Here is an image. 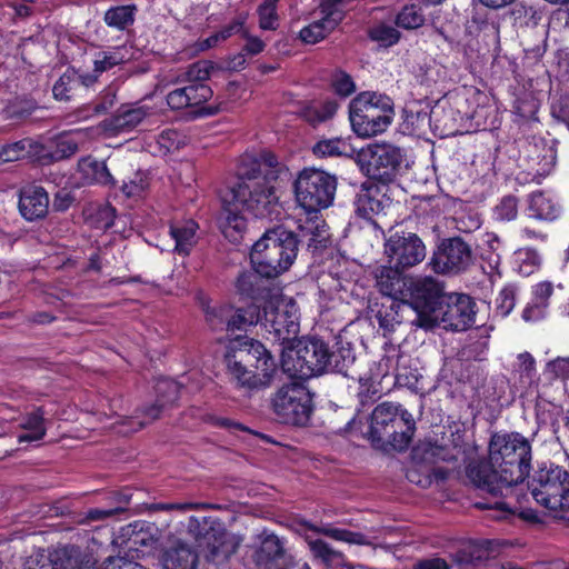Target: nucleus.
Returning a JSON list of instances; mask_svg holds the SVG:
<instances>
[{
    "label": "nucleus",
    "instance_id": "nucleus-41",
    "mask_svg": "<svg viewBox=\"0 0 569 569\" xmlns=\"http://www.w3.org/2000/svg\"><path fill=\"white\" fill-rule=\"evenodd\" d=\"M426 17L417 4H407L397 14L396 24L406 30H413L425 24Z\"/></svg>",
    "mask_w": 569,
    "mask_h": 569
},
{
    "label": "nucleus",
    "instance_id": "nucleus-55",
    "mask_svg": "<svg viewBox=\"0 0 569 569\" xmlns=\"http://www.w3.org/2000/svg\"><path fill=\"white\" fill-rule=\"evenodd\" d=\"M332 87L336 93L343 98L349 97L356 91V84L352 78L341 70L335 72L332 77Z\"/></svg>",
    "mask_w": 569,
    "mask_h": 569
},
{
    "label": "nucleus",
    "instance_id": "nucleus-38",
    "mask_svg": "<svg viewBox=\"0 0 569 569\" xmlns=\"http://www.w3.org/2000/svg\"><path fill=\"white\" fill-rule=\"evenodd\" d=\"M213 70V62L209 60L197 61L190 64L184 72L177 77L176 83H206V81L210 79Z\"/></svg>",
    "mask_w": 569,
    "mask_h": 569
},
{
    "label": "nucleus",
    "instance_id": "nucleus-14",
    "mask_svg": "<svg viewBox=\"0 0 569 569\" xmlns=\"http://www.w3.org/2000/svg\"><path fill=\"white\" fill-rule=\"evenodd\" d=\"M435 320L432 328L442 325L445 329L463 331L475 323L476 302L465 293H447L435 315H426Z\"/></svg>",
    "mask_w": 569,
    "mask_h": 569
},
{
    "label": "nucleus",
    "instance_id": "nucleus-39",
    "mask_svg": "<svg viewBox=\"0 0 569 569\" xmlns=\"http://www.w3.org/2000/svg\"><path fill=\"white\" fill-rule=\"evenodd\" d=\"M80 169L90 183L109 184L113 182L104 162L84 159L80 162Z\"/></svg>",
    "mask_w": 569,
    "mask_h": 569
},
{
    "label": "nucleus",
    "instance_id": "nucleus-46",
    "mask_svg": "<svg viewBox=\"0 0 569 569\" xmlns=\"http://www.w3.org/2000/svg\"><path fill=\"white\" fill-rule=\"evenodd\" d=\"M348 152L349 144L340 138L320 140L313 147V153L321 157L347 156Z\"/></svg>",
    "mask_w": 569,
    "mask_h": 569
},
{
    "label": "nucleus",
    "instance_id": "nucleus-9",
    "mask_svg": "<svg viewBox=\"0 0 569 569\" xmlns=\"http://www.w3.org/2000/svg\"><path fill=\"white\" fill-rule=\"evenodd\" d=\"M530 490L533 499L547 509L569 510V473L561 467L537 471Z\"/></svg>",
    "mask_w": 569,
    "mask_h": 569
},
{
    "label": "nucleus",
    "instance_id": "nucleus-19",
    "mask_svg": "<svg viewBox=\"0 0 569 569\" xmlns=\"http://www.w3.org/2000/svg\"><path fill=\"white\" fill-rule=\"evenodd\" d=\"M259 547L256 549L253 559L258 566L266 569H290L295 565L293 557L287 551L284 540L263 530L257 536Z\"/></svg>",
    "mask_w": 569,
    "mask_h": 569
},
{
    "label": "nucleus",
    "instance_id": "nucleus-3",
    "mask_svg": "<svg viewBox=\"0 0 569 569\" xmlns=\"http://www.w3.org/2000/svg\"><path fill=\"white\" fill-rule=\"evenodd\" d=\"M228 373L240 386L258 389L269 385L277 365L266 347L253 339L231 340L224 356Z\"/></svg>",
    "mask_w": 569,
    "mask_h": 569
},
{
    "label": "nucleus",
    "instance_id": "nucleus-45",
    "mask_svg": "<svg viewBox=\"0 0 569 569\" xmlns=\"http://www.w3.org/2000/svg\"><path fill=\"white\" fill-rule=\"evenodd\" d=\"M353 361L355 356L349 348H339L336 351L329 348L328 372L335 371L347 376V371Z\"/></svg>",
    "mask_w": 569,
    "mask_h": 569
},
{
    "label": "nucleus",
    "instance_id": "nucleus-51",
    "mask_svg": "<svg viewBox=\"0 0 569 569\" xmlns=\"http://www.w3.org/2000/svg\"><path fill=\"white\" fill-rule=\"evenodd\" d=\"M369 36L375 41L381 42L385 46H391L399 40L400 33L392 26L381 23L372 27Z\"/></svg>",
    "mask_w": 569,
    "mask_h": 569
},
{
    "label": "nucleus",
    "instance_id": "nucleus-24",
    "mask_svg": "<svg viewBox=\"0 0 569 569\" xmlns=\"http://www.w3.org/2000/svg\"><path fill=\"white\" fill-rule=\"evenodd\" d=\"M221 200L222 212L219 219L221 232L230 241L237 242L241 239L247 227L246 219L240 211L241 209L247 210V208L239 200H232L228 192L222 196Z\"/></svg>",
    "mask_w": 569,
    "mask_h": 569
},
{
    "label": "nucleus",
    "instance_id": "nucleus-26",
    "mask_svg": "<svg viewBox=\"0 0 569 569\" xmlns=\"http://www.w3.org/2000/svg\"><path fill=\"white\" fill-rule=\"evenodd\" d=\"M150 114L146 106H121L117 112L103 121V128L111 134L129 132Z\"/></svg>",
    "mask_w": 569,
    "mask_h": 569
},
{
    "label": "nucleus",
    "instance_id": "nucleus-32",
    "mask_svg": "<svg viewBox=\"0 0 569 569\" xmlns=\"http://www.w3.org/2000/svg\"><path fill=\"white\" fill-rule=\"evenodd\" d=\"M553 286L549 281H543L535 286L533 297L531 302L526 307L522 312V318L526 321H535L545 316V311L549 305V299L552 296Z\"/></svg>",
    "mask_w": 569,
    "mask_h": 569
},
{
    "label": "nucleus",
    "instance_id": "nucleus-57",
    "mask_svg": "<svg viewBox=\"0 0 569 569\" xmlns=\"http://www.w3.org/2000/svg\"><path fill=\"white\" fill-rule=\"evenodd\" d=\"M119 501L122 503L119 507L112 508V509H90L87 512V518L92 521L102 520L112 516H116L118 513H121L126 511V506L129 503V497L126 495L120 496Z\"/></svg>",
    "mask_w": 569,
    "mask_h": 569
},
{
    "label": "nucleus",
    "instance_id": "nucleus-23",
    "mask_svg": "<svg viewBox=\"0 0 569 569\" xmlns=\"http://www.w3.org/2000/svg\"><path fill=\"white\" fill-rule=\"evenodd\" d=\"M212 89L207 83H188L167 94V103L172 110L193 109L201 107L211 99Z\"/></svg>",
    "mask_w": 569,
    "mask_h": 569
},
{
    "label": "nucleus",
    "instance_id": "nucleus-53",
    "mask_svg": "<svg viewBox=\"0 0 569 569\" xmlns=\"http://www.w3.org/2000/svg\"><path fill=\"white\" fill-rule=\"evenodd\" d=\"M516 305V289L512 286L505 287L496 299V309L501 317L508 316Z\"/></svg>",
    "mask_w": 569,
    "mask_h": 569
},
{
    "label": "nucleus",
    "instance_id": "nucleus-36",
    "mask_svg": "<svg viewBox=\"0 0 569 569\" xmlns=\"http://www.w3.org/2000/svg\"><path fill=\"white\" fill-rule=\"evenodd\" d=\"M129 60L126 47H114L110 50H102L94 54L93 69L94 72H107L112 68L124 63Z\"/></svg>",
    "mask_w": 569,
    "mask_h": 569
},
{
    "label": "nucleus",
    "instance_id": "nucleus-17",
    "mask_svg": "<svg viewBox=\"0 0 569 569\" xmlns=\"http://www.w3.org/2000/svg\"><path fill=\"white\" fill-rule=\"evenodd\" d=\"M447 293L443 284L431 276L411 277L406 300L423 315H435Z\"/></svg>",
    "mask_w": 569,
    "mask_h": 569
},
{
    "label": "nucleus",
    "instance_id": "nucleus-28",
    "mask_svg": "<svg viewBox=\"0 0 569 569\" xmlns=\"http://www.w3.org/2000/svg\"><path fill=\"white\" fill-rule=\"evenodd\" d=\"M527 201V210L530 218L541 221H555L561 216V206L542 191L530 193Z\"/></svg>",
    "mask_w": 569,
    "mask_h": 569
},
{
    "label": "nucleus",
    "instance_id": "nucleus-49",
    "mask_svg": "<svg viewBox=\"0 0 569 569\" xmlns=\"http://www.w3.org/2000/svg\"><path fill=\"white\" fill-rule=\"evenodd\" d=\"M495 218L499 221H512L518 217V199L506 196L493 209Z\"/></svg>",
    "mask_w": 569,
    "mask_h": 569
},
{
    "label": "nucleus",
    "instance_id": "nucleus-12",
    "mask_svg": "<svg viewBox=\"0 0 569 569\" xmlns=\"http://www.w3.org/2000/svg\"><path fill=\"white\" fill-rule=\"evenodd\" d=\"M367 174L382 182L392 181L399 173L403 160V151L390 143H372L360 153Z\"/></svg>",
    "mask_w": 569,
    "mask_h": 569
},
{
    "label": "nucleus",
    "instance_id": "nucleus-59",
    "mask_svg": "<svg viewBox=\"0 0 569 569\" xmlns=\"http://www.w3.org/2000/svg\"><path fill=\"white\" fill-rule=\"evenodd\" d=\"M148 187L146 174L138 172L134 179L123 182L122 191L128 197L139 196Z\"/></svg>",
    "mask_w": 569,
    "mask_h": 569
},
{
    "label": "nucleus",
    "instance_id": "nucleus-10",
    "mask_svg": "<svg viewBox=\"0 0 569 569\" xmlns=\"http://www.w3.org/2000/svg\"><path fill=\"white\" fill-rule=\"evenodd\" d=\"M311 395L301 383L282 386L272 398V409L279 421L287 425L305 426L312 411Z\"/></svg>",
    "mask_w": 569,
    "mask_h": 569
},
{
    "label": "nucleus",
    "instance_id": "nucleus-8",
    "mask_svg": "<svg viewBox=\"0 0 569 569\" xmlns=\"http://www.w3.org/2000/svg\"><path fill=\"white\" fill-rule=\"evenodd\" d=\"M293 189L298 204L307 212H317L332 203L337 180L323 170L305 168L298 173Z\"/></svg>",
    "mask_w": 569,
    "mask_h": 569
},
{
    "label": "nucleus",
    "instance_id": "nucleus-33",
    "mask_svg": "<svg viewBox=\"0 0 569 569\" xmlns=\"http://www.w3.org/2000/svg\"><path fill=\"white\" fill-rule=\"evenodd\" d=\"M262 278L254 269L253 271L241 272L236 282L238 292L253 300L271 298L270 291L264 287Z\"/></svg>",
    "mask_w": 569,
    "mask_h": 569
},
{
    "label": "nucleus",
    "instance_id": "nucleus-1",
    "mask_svg": "<svg viewBox=\"0 0 569 569\" xmlns=\"http://www.w3.org/2000/svg\"><path fill=\"white\" fill-rule=\"evenodd\" d=\"M530 461L531 445L521 433L493 435L488 460L470 463L467 468L470 481L491 495V499L478 501L475 507L489 510L490 517L497 520H507L516 515L525 518L517 486L528 476Z\"/></svg>",
    "mask_w": 569,
    "mask_h": 569
},
{
    "label": "nucleus",
    "instance_id": "nucleus-16",
    "mask_svg": "<svg viewBox=\"0 0 569 569\" xmlns=\"http://www.w3.org/2000/svg\"><path fill=\"white\" fill-rule=\"evenodd\" d=\"M376 317L380 328L386 332L395 331L396 327L402 323L429 330L435 322L432 318L416 310L409 301L396 299L388 307L382 306Z\"/></svg>",
    "mask_w": 569,
    "mask_h": 569
},
{
    "label": "nucleus",
    "instance_id": "nucleus-37",
    "mask_svg": "<svg viewBox=\"0 0 569 569\" xmlns=\"http://www.w3.org/2000/svg\"><path fill=\"white\" fill-rule=\"evenodd\" d=\"M260 320V311L256 306H249L246 309H238L230 312L226 320V330H244L247 327L257 325Z\"/></svg>",
    "mask_w": 569,
    "mask_h": 569
},
{
    "label": "nucleus",
    "instance_id": "nucleus-44",
    "mask_svg": "<svg viewBox=\"0 0 569 569\" xmlns=\"http://www.w3.org/2000/svg\"><path fill=\"white\" fill-rule=\"evenodd\" d=\"M158 151L166 156L170 152L177 151L186 143L184 136L174 129H166L157 137Z\"/></svg>",
    "mask_w": 569,
    "mask_h": 569
},
{
    "label": "nucleus",
    "instance_id": "nucleus-13",
    "mask_svg": "<svg viewBox=\"0 0 569 569\" xmlns=\"http://www.w3.org/2000/svg\"><path fill=\"white\" fill-rule=\"evenodd\" d=\"M472 250L460 237L443 239L432 252L428 266L438 274L456 276L472 263Z\"/></svg>",
    "mask_w": 569,
    "mask_h": 569
},
{
    "label": "nucleus",
    "instance_id": "nucleus-30",
    "mask_svg": "<svg viewBox=\"0 0 569 569\" xmlns=\"http://www.w3.org/2000/svg\"><path fill=\"white\" fill-rule=\"evenodd\" d=\"M198 223L193 220L172 223L170 236L174 240L173 251L180 256H188L197 243Z\"/></svg>",
    "mask_w": 569,
    "mask_h": 569
},
{
    "label": "nucleus",
    "instance_id": "nucleus-4",
    "mask_svg": "<svg viewBox=\"0 0 569 569\" xmlns=\"http://www.w3.org/2000/svg\"><path fill=\"white\" fill-rule=\"evenodd\" d=\"M298 243L296 233L283 227L267 230L252 246L250 261L253 269L266 279L279 277L297 258Z\"/></svg>",
    "mask_w": 569,
    "mask_h": 569
},
{
    "label": "nucleus",
    "instance_id": "nucleus-21",
    "mask_svg": "<svg viewBox=\"0 0 569 569\" xmlns=\"http://www.w3.org/2000/svg\"><path fill=\"white\" fill-rule=\"evenodd\" d=\"M403 410L400 405L392 402H382L373 409L368 438L375 447L383 448L386 446L389 429L393 427Z\"/></svg>",
    "mask_w": 569,
    "mask_h": 569
},
{
    "label": "nucleus",
    "instance_id": "nucleus-40",
    "mask_svg": "<svg viewBox=\"0 0 569 569\" xmlns=\"http://www.w3.org/2000/svg\"><path fill=\"white\" fill-rule=\"evenodd\" d=\"M134 6H118L104 13V22L114 29L124 30L134 22Z\"/></svg>",
    "mask_w": 569,
    "mask_h": 569
},
{
    "label": "nucleus",
    "instance_id": "nucleus-34",
    "mask_svg": "<svg viewBox=\"0 0 569 569\" xmlns=\"http://www.w3.org/2000/svg\"><path fill=\"white\" fill-rule=\"evenodd\" d=\"M308 547L315 559L326 567L333 568L343 565L345 555L322 539L307 538Z\"/></svg>",
    "mask_w": 569,
    "mask_h": 569
},
{
    "label": "nucleus",
    "instance_id": "nucleus-35",
    "mask_svg": "<svg viewBox=\"0 0 569 569\" xmlns=\"http://www.w3.org/2000/svg\"><path fill=\"white\" fill-rule=\"evenodd\" d=\"M305 526L307 529L316 533L323 535L337 541H343L350 545L358 546L368 543L367 537L361 532H353L347 529L331 527L329 525L316 526L312 523H306Z\"/></svg>",
    "mask_w": 569,
    "mask_h": 569
},
{
    "label": "nucleus",
    "instance_id": "nucleus-48",
    "mask_svg": "<svg viewBox=\"0 0 569 569\" xmlns=\"http://www.w3.org/2000/svg\"><path fill=\"white\" fill-rule=\"evenodd\" d=\"M279 0H264L258 8L259 27L263 30L278 28L277 3Z\"/></svg>",
    "mask_w": 569,
    "mask_h": 569
},
{
    "label": "nucleus",
    "instance_id": "nucleus-22",
    "mask_svg": "<svg viewBox=\"0 0 569 569\" xmlns=\"http://www.w3.org/2000/svg\"><path fill=\"white\" fill-rule=\"evenodd\" d=\"M159 560L162 569H198L199 555L191 545L177 539L163 548Z\"/></svg>",
    "mask_w": 569,
    "mask_h": 569
},
{
    "label": "nucleus",
    "instance_id": "nucleus-58",
    "mask_svg": "<svg viewBox=\"0 0 569 569\" xmlns=\"http://www.w3.org/2000/svg\"><path fill=\"white\" fill-rule=\"evenodd\" d=\"M79 150V142L72 136L61 137L57 141L56 154L58 158H69Z\"/></svg>",
    "mask_w": 569,
    "mask_h": 569
},
{
    "label": "nucleus",
    "instance_id": "nucleus-5",
    "mask_svg": "<svg viewBox=\"0 0 569 569\" xmlns=\"http://www.w3.org/2000/svg\"><path fill=\"white\" fill-rule=\"evenodd\" d=\"M393 117V101L385 93L360 92L349 106L350 122L359 137H372L385 132Z\"/></svg>",
    "mask_w": 569,
    "mask_h": 569
},
{
    "label": "nucleus",
    "instance_id": "nucleus-18",
    "mask_svg": "<svg viewBox=\"0 0 569 569\" xmlns=\"http://www.w3.org/2000/svg\"><path fill=\"white\" fill-rule=\"evenodd\" d=\"M351 0H322L319 8L321 18L300 30V39L306 43L323 40L342 21L346 7Z\"/></svg>",
    "mask_w": 569,
    "mask_h": 569
},
{
    "label": "nucleus",
    "instance_id": "nucleus-52",
    "mask_svg": "<svg viewBox=\"0 0 569 569\" xmlns=\"http://www.w3.org/2000/svg\"><path fill=\"white\" fill-rule=\"evenodd\" d=\"M357 212L363 218L371 219L373 214L381 211V202L372 198L368 192L358 194L356 200Z\"/></svg>",
    "mask_w": 569,
    "mask_h": 569
},
{
    "label": "nucleus",
    "instance_id": "nucleus-47",
    "mask_svg": "<svg viewBox=\"0 0 569 569\" xmlns=\"http://www.w3.org/2000/svg\"><path fill=\"white\" fill-rule=\"evenodd\" d=\"M76 86L77 72L73 69H68L53 84V97L60 101H68Z\"/></svg>",
    "mask_w": 569,
    "mask_h": 569
},
{
    "label": "nucleus",
    "instance_id": "nucleus-7",
    "mask_svg": "<svg viewBox=\"0 0 569 569\" xmlns=\"http://www.w3.org/2000/svg\"><path fill=\"white\" fill-rule=\"evenodd\" d=\"M329 345L319 338L301 339L282 355L283 372L293 379L307 380L328 372Z\"/></svg>",
    "mask_w": 569,
    "mask_h": 569
},
{
    "label": "nucleus",
    "instance_id": "nucleus-31",
    "mask_svg": "<svg viewBox=\"0 0 569 569\" xmlns=\"http://www.w3.org/2000/svg\"><path fill=\"white\" fill-rule=\"evenodd\" d=\"M19 427L24 430L23 433L18 436L19 443L42 440L47 432L43 410L38 408L21 417Z\"/></svg>",
    "mask_w": 569,
    "mask_h": 569
},
{
    "label": "nucleus",
    "instance_id": "nucleus-64",
    "mask_svg": "<svg viewBox=\"0 0 569 569\" xmlns=\"http://www.w3.org/2000/svg\"><path fill=\"white\" fill-rule=\"evenodd\" d=\"M415 569H449V566L443 559L432 558L418 562Z\"/></svg>",
    "mask_w": 569,
    "mask_h": 569
},
{
    "label": "nucleus",
    "instance_id": "nucleus-62",
    "mask_svg": "<svg viewBox=\"0 0 569 569\" xmlns=\"http://www.w3.org/2000/svg\"><path fill=\"white\" fill-rule=\"evenodd\" d=\"M116 209L109 204L101 207L97 212V222L99 228L109 229L113 226Z\"/></svg>",
    "mask_w": 569,
    "mask_h": 569
},
{
    "label": "nucleus",
    "instance_id": "nucleus-43",
    "mask_svg": "<svg viewBox=\"0 0 569 569\" xmlns=\"http://www.w3.org/2000/svg\"><path fill=\"white\" fill-rule=\"evenodd\" d=\"M32 148V140L22 139L12 143L0 146V164L17 161L29 154Z\"/></svg>",
    "mask_w": 569,
    "mask_h": 569
},
{
    "label": "nucleus",
    "instance_id": "nucleus-56",
    "mask_svg": "<svg viewBox=\"0 0 569 569\" xmlns=\"http://www.w3.org/2000/svg\"><path fill=\"white\" fill-rule=\"evenodd\" d=\"M230 312L229 307L207 309L206 320L213 330H222L226 329V320Z\"/></svg>",
    "mask_w": 569,
    "mask_h": 569
},
{
    "label": "nucleus",
    "instance_id": "nucleus-6",
    "mask_svg": "<svg viewBox=\"0 0 569 569\" xmlns=\"http://www.w3.org/2000/svg\"><path fill=\"white\" fill-rule=\"evenodd\" d=\"M188 532L199 542L204 557L211 562H223L236 553L242 539L229 532L223 525L212 517H190Z\"/></svg>",
    "mask_w": 569,
    "mask_h": 569
},
{
    "label": "nucleus",
    "instance_id": "nucleus-20",
    "mask_svg": "<svg viewBox=\"0 0 569 569\" xmlns=\"http://www.w3.org/2000/svg\"><path fill=\"white\" fill-rule=\"evenodd\" d=\"M158 399L157 401L147 407L142 411L144 420H140L139 417L127 418L123 425H128L130 428L127 430H120V432H136L143 428L147 423L158 419L162 410L173 405L178 400V385L170 380H162L157 383L156 387Z\"/></svg>",
    "mask_w": 569,
    "mask_h": 569
},
{
    "label": "nucleus",
    "instance_id": "nucleus-2",
    "mask_svg": "<svg viewBox=\"0 0 569 569\" xmlns=\"http://www.w3.org/2000/svg\"><path fill=\"white\" fill-rule=\"evenodd\" d=\"M283 170L284 167L269 151L259 154L246 153L240 158L237 168L240 181L227 192L254 217H269L278 204L276 182Z\"/></svg>",
    "mask_w": 569,
    "mask_h": 569
},
{
    "label": "nucleus",
    "instance_id": "nucleus-11",
    "mask_svg": "<svg viewBox=\"0 0 569 569\" xmlns=\"http://www.w3.org/2000/svg\"><path fill=\"white\" fill-rule=\"evenodd\" d=\"M262 326L274 341L283 343L295 339L299 332L297 303L291 298H271L263 309Z\"/></svg>",
    "mask_w": 569,
    "mask_h": 569
},
{
    "label": "nucleus",
    "instance_id": "nucleus-42",
    "mask_svg": "<svg viewBox=\"0 0 569 569\" xmlns=\"http://www.w3.org/2000/svg\"><path fill=\"white\" fill-rule=\"evenodd\" d=\"M513 262L522 276L532 274L540 266L539 253L530 248L519 249L513 254Z\"/></svg>",
    "mask_w": 569,
    "mask_h": 569
},
{
    "label": "nucleus",
    "instance_id": "nucleus-60",
    "mask_svg": "<svg viewBox=\"0 0 569 569\" xmlns=\"http://www.w3.org/2000/svg\"><path fill=\"white\" fill-rule=\"evenodd\" d=\"M99 569H148V568H146L144 566H142L136 561L126 559L123 557H109L103 561L102 567Z\"/></svg>",
    "mask_w": 569,
    "mask_h": 569
},
{
    "label": "nucleus",
    "instance_id": "nucleus-50",
    "mask_svg": "<svg viewBox=\"0 0 569 569\" xmlns=\"http://www.w3.org/2000/svg\"><path fill=\"white\" fill-rule=\"evenodd\" d=\"M545 376L549 380H569V357H558L549 361L545 369Z\"/></svg>",
    "mask_w": 569,
    "mask_h": 569
},
{
    "label": "nucleus",
    "instance_id": "nucleus-27",
    "mask_svg": "<svg viewBox=\"0 0 569 569\" xmlns=\"http://www.w3.org/2000/svg\"><path fill=\"white\" fill-rule=\"evenodd\" d=\"M49 208L47 191L39 186H29L21 190L19 210L26 220L33 221L43 218Z\"/></svg>",
    "mask_w": 569,
    "mask_h": 569
},
{
    "label": "nucleus",
    "instance_id": "nucleus-15",
    "mask_svg": "<svg viewBox=\"0 0 569 569\" xmlns=\"http://www.w3.org/2000/svg\"><path fill=\"white\" fill-rule=\"evenodd\" d=\"M390 264L408 269L422 262L427 254L423 241L413 232H395L385 242Z\"/></svg>",
    "mask_w": 569,
    "mask_h": 569
},
{
    "label": "nucleus",
    "instance_id": "nucleus-25",
    "mask_svg": "<svg viewBox=\"0 0 569 569\" xmlns=\"http://www.w3.org/2000/svg\"><path fill=\"white\" fill-rule=\"evenodd\" d=\"M402 270L395 264L381 266L377 269L376 282L382 295L396 300H406L411 277H405Z\"/></svg>",
    "mask_w": 569,
    "mask_h": 569
},
{
    "label": "nucleus",
    "instance_id": "nucleus-61",
    "mask_svg": "<svg viewBox=\"0 0 569 569\" xmlns=\"http://www.w3.org/2000/svg\"><path fill=\"white\" fill-rule=\"evenodd\" d=\"M117 89L112 86L107 87L100 93V101L97 102L93 107L96 113H104L107 112L116 102Z\"/></svg>",
    "mask_w": 569,
    "mask_h": 569
},
{
    "label": "nucleus",
    "instance_id": "nucleus-29",
    "mask_svg": "<svg viewBox=\"0 0 569 569\" xmlns=\"http://www.w3.org/2000/svg\"><path fill=\"white\" fill-rule=\"evenodd\" d=\"M415 430L416 426L412 415L403 410L402 415L397 418L393 427L389 429L386 446L389 445L397 451L406 450L411 442Z\"/></svg>",
    "mask_w": 569,
    "mask_h": 569
},
{
    "label": "nucleus",
    "instance_id": "nucleus-54",
    "mask_svg": "<svg viewBox=\"0 0 569 569\" xmlns=\"http://www.w3.org/2000/svg\"><path fill=\"white\" fill-rule=\"evenodd\" d=\"M512 16L515 20L520 24L525 26H536L541 19V13L531 6L526 4H517L512 10Z\"/></svg>",
    "mask_w": 569,
    "mask_h": 569
},
{
    "label": "nucleus",
    "instance_id": "nucleus-63",
    "mask_svg": "<svg viewBox=\"0 0 569 569\" xmlns=\"http://www.w3.org/2000/svg\"><path fill=\"white\" fill-rule=\"evenodd\" d=\"M518 360L521 375H525L528 379H531L536 370V361L533 357L528 352H523L518 356Z\"/></svg>",
    "mask_w": 569,
    "mask_h": 569
}]
</instances>
